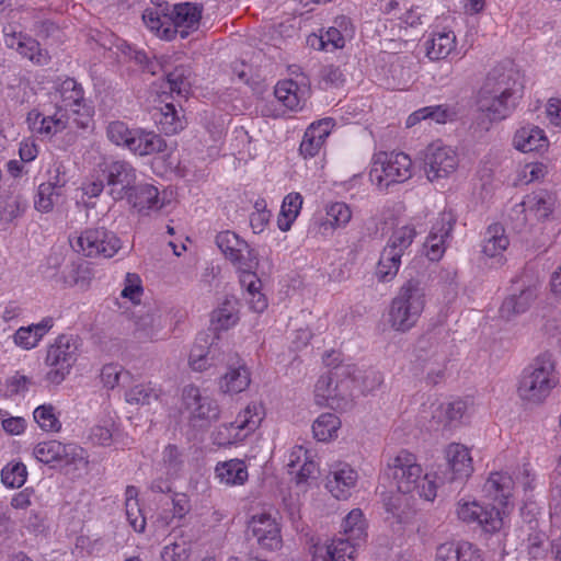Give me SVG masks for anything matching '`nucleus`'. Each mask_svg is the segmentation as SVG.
Listing matches in <instances>:
<instances>
[{"label": "nucleus", "instance_id": "1", "mask_svg": "<svg viewBox=\"0 0 561 561\" xmlns=\"http://www.w3.org/2000/svg\"><path fill=\"white\" fill-rule=\"evenodd\" d=\"M224 363L227 371L219 379V389L222 393H240L250 385V371L238 354L225 353L218 343L211 342L207 351L194 346L190 354V365L193 370L203 371L207 366Z\"/></svg>", "mask_w": 561, "mask_h": 561}, {"label": "nucleus", "instance_id": "2", "mask_svg": "<svg viewBox=\"0 0 561 561\" xmlns=\"http://www.w3.org/2000/svg\"><path fill=\"white\" fill-rule=\"evenodd\" d=\"M383 480H391V486L400 493H415L426 501H433L436 496V481L428 474L422 478V468L416 463L413 454L401 450L389 463L382 476Z\"/></svg>", "mask_w": 561, "mask_h": 561}, {"label": "nucleus", "instance_id": "3", "mask_svg": "<svg viewBox=\"0 0 561 561\" xmlns=\"http://www.w3.org/2000/svg\"><path fill=\"white\" fill-rule=\"evenodd\" d=\"M359 370L354 365H336L328 375L321 376L314 387V398L319 405L334 410L352 407L354 388Z\"/></svg>", "mask_w": 561, "mask_h": 561}, {"label": "nucleus", "instance_id": "4", "mask_svg": "<svg viewBox=\"0 0 561 561\" xmlns=\"http://www.w3.org/2000/svg\"><path fill=\"white\" fill-rule=\"evenodd\" d=\"M425 306V286L419 278L408 279L392 299L389 323L392 329L407 332L413 328Z\"/></svg>", "mask_w": 561, "mask_h": 561}, {"label": "nucleus", "instance_id": "5", "mask_svg": "<svg viewBox=\"0 0 561 561\" xmlns=\"http://www.w3.org/2000/svg\"><path fill=\"white\" fill-rule=\"evenodd\" d=\"M556 363L552 354L546 352L538 355L527 366L519 380L518 394L523 400L540 403L557 386Z\"/></svg>", "mask_w": 561, "mask_h": 561}, {"label": "nucleus", "instance_id": "6", "mask_svg": "<svg viewBox=\"0 0 561 561\" xmlns=\"http://www.w3.org/2000/svg\"><path fill=\"white\" fill-rule=\"evenodd\" d=\"M107 137L113 144L124 146L140 157L163 152L167 149V142L160 135L142 128H129L118 121L110 123Z\"/></svg>", "mask_w": 561, "mask_h": 561}, {"label": "nucleus", "instance_id": "7", "mask_svg": "<svg viewBox=\"0 0 561 561\" xmlns=\"http://www.w3.org/2000/svg\"><path fill=\"white\" fill-rule=\"evenodd\" d=\"M519 100L480 88L476 96L478 115L473 126L480 131H488L494 122L507 118L515 111Z\"/></svg>", "mask_w": 561, "mask_h": 561}, {"label": "nucleus", "instance_id": "8", "mask_svg": "<svg viewBox=\"0 0 561 561\" xmlns=\"http://www.w3.org/2000/svg\"><path fill=\"white\" fill-rule=\"evenodd\" d=\"M51 98L55 106L68 111L72 115V123L78 128H88L92 121L93 108L84 99L82 85L73 78H66L54 87Z\"/></svg>", "mask_w": 561, "mask_h": 561}, {"label": "nucleus", "instance_id": "9", "mask_svg": "<svg viewBox=\"0 0 561 561\" xmlns=\"http://www.w3.org/2000/svg\"><path fill=\"white\" fill-rule=\"evenodd\" d=\"M33 454L38 461L54 469L78 470L88 465L84 449L73 443L64 444L56 439L42 442L34 447Z\"/></svg>", "mask_w": 561, "mask_h": 561}, {"label": "nucleus", "instance_id": "10", "mask_svg": "<svg viewBox=\"0 0 561 561\" xmlns=\"http://www.w3.org/2000/svg\"><path fill=\"white\" fill-rule=\"evenodd\" d=\"M412 161L404 152H379L375 154L369 176L379 187H389L393 183L409 180Z\"/></svg>", "mask_w": 561, "mask_h": 561}, {"label": "nucleus", "instance_id": "11", "mask_svg": "<svg viewBox=\"0 0 561 561\" xmlns=\"http://www.w3.org/2000/svg\"><path fill=\"white\" fill-rule=\"evenodd\" d=\"M182 408L188 414L190 424L198 428L208 427L220 415L216 400L203 396L201 390L193 385H187L182 390Z\"/></svg>", "mask_w": 561, "mask_h": 561}, {"label": "nucleus", "instance_id": "12", "mask_svg": "<svg viewBox=\"0 0 561 561\" xmlns=\"http://www.w3.org/2000/svg\"><path fill=\"white\" fill-rule=\"evenodd\" d=\"M472 458L467 447L450 444L445 450V462L438 466L435 479L440 483L462 484L472 473Z\"/></svg>", "mask_w": 561, "mask_h": 561}, {"label": "nucleus", "instance_id": "13", "mask_svg": "<svg viewBox=\"0 0 561 561\" xmlns=\"http://www.w3.org/2000/svg\"><path fill=\"white\" fill-rule=\"evenodd\" d=\"M77 344L71 336L60 335L46 355V364L50 366L47 380L60 383L69 374L71 366L77 360Z\"/></svg>", "mask_w": 561, "mask_h": 561}, {"label": "nucleus", "instance_id": "14", "mask_svg": "<svg viewBox=\"0 0 561 561\" xmlns=\"http://www.w3.org/2000/svg\"><path fill=\"white\" fill-rule=\"evenodd\" d=\"M539 290L538 280L527 275L514 282L513 293L505 298L501 308L502 319L511 320L513 317L524 313L536 300Z\"/></svg>", "mask_w": 561, "mask_h": 561}, {"label": "nucleus", "instance_id": "15", "mask_svg": "<svg viewBox=\"0 0 561 561\" xmlns=\"http://www.w3.org/2000/svg\"><path fill=\"white\" fill-rule=\"evenodd\" d=\"M77 245L90 257H112L122 247L115 233L104 227L85 229L77 239Z\"/></svg>", "mask_w": 561, "mask_h": 561}, {"label": "nucleus", "instance_id": "16", "mask_svg": "<svg viewBox=\"0 0 561 561\" xmlns=\"http://www.w3.org/2000/svg\"><path fill=\"white\" fill-rule=\"evenodd\" d=\"M481 88L522 99L524 92L523 76L513 64H500L488 72Z\"/></svg>", "mask_w": 561, "mask_h": 561}, {"label": "nucleus", "instance_id": "17", "mask_svg": "<svg viewBox=\"0 0 561 561\" xmlns=\"http://www.w3.org/2000/svg\"><path fill=\"white\" fill-rule=\"evenodd\" d=\"M247 536L255 539L261 549L275 551L282 547L280 527L267 513L253 515L248 523Z\"/></svg>", "mask_w": 561, "mask_h": 561}, {"label": "nucleus", "instance_id": "18", "mask_svg": "<svg viewBox=\"0 0 561 561\" xmlns=\"http://www.w3.org/2000/svg\"><path fill=\"white\" fill-rule=\"evenodd\" d=\"M202 5L192 2L174 4L169 14L174 30L165 27L162 31V36L171 39L173 34L180 33L182 38L187 37L192 31L197 30L202 19Z\"/></svg>", "mask_w": 561, "mask_h": 561}, {"label": "nucleus", "instance_id": "19", "mask_svg": "<svg viewBox=\"0 0 561 561\" xmlns=\"http://www.w3.org/2000/svg\"><path fill=\"white\" fill-rule=\"evenodd\" d=\"M457 165L458 158L451 148L439 145H431L426 148L424 169L431 182L448 176Z\"/></svg>", "mask_w": 561, "mask_h": 561}, {"label": "nucleus", "instance_id": "20", "mask_svg": "<svg viewBox=\"0 0 561 561\" xmlns=\"http://www.w3.org/2000/svg\"><path fill=\"white\" fill-rule=\"evenodd\" d=\"M106 183L110 194L115 201L125 199L126 194L136 185V169L125 160H116L106 164Z\"/></svg>", "mask_w": 561, "mask_h": 561}, {"label": "nucleus", "instance_id": "21", "mask_svg": "<svg viewBox=\"0 0 561 561\" xmlns=\"http://www.w3.org/2000/svg\"><path fill=\"white\" fill-rule=\"evenodd\" d=\"M457 515L465 523L482 527L485 533H494L502 527V518L495 506L488 508L477 502H465L458 505Z\"/></svg>", "mask_w": 561, "mask_h": 561}, {"label": "nucleus", "instance_id": "22", "mask_svg": "<svg viewBox=\"0 0 561 561\" xmlns=\"http://www.w3.org/2000/svg\"><path fill=\"white\" fill-rule=\"evenodd\" d=\"M455 217L450 213L440 214L438 220L431 229L424 243L425 254L430 261H438L445 252V240L454 229Z\"/></svg>", "mask_w": 561, "mask_h": 561}, {"label": "nucleus", "instance_id": "23", "mask_svg": "<svg viewBox=\"0 0 561 561\" xmlns=\"http://www.w3.org/2000/svg\"><path fill=\"white\" fill-rule=\"evenodd\" d=\"M355 539L341 537L330 543L313 546V561H354Z\"/></svg>", "mask_w": 561, "mask_h": 561}, {"label": "nucleus", "instance_id": "24", "mask_svg": "<svg viewBox=\"0 0 561 561\" xmlns=\"http://www.w3.org/2000/svg\"><path fill=\"white\" fill-rule=\"evenodd\" d=\"M356 480V471L347 463H340L327 477L325 488L337 500H345L350 495V490L355 486Z\"/></svg>", "mask_w": 561, "mask_h": 561}, {"label": "nucleus", "instance_id": "25", "mask_svg": "<svg viewBox=\"0 0 561 561\" xmlns=\"http://www.w3.org/2000/svg\"><path fill=\"white\" fill-rule=\"evenodd\" d=\"M435 561H483V558L471 542L449 541L437 547Z\"/></svg>", "mask_w": 561, "mask_h": 561}, {"label": "nucleus", "instance_id": "26", "mask_svg": "<svg viewBox=\"0 0 561 561\" xmlns=\"http://www.w3.org/2000/svg\"><path fill=\"white\" fill-rule=\"evenodd\" d=\"M553 205L554 201L549 192L538 191L527 195L522 203L515 205L512 211L516 215L530 211L534 213L538 219H546L551 214Z\"/></svg>", "mask_w": 561, "mask_h": 561}, {"label": "nucleus", "instance_id": "27", "mask_svg": "<svg viewBox=\"0 0 561 561\" xmlns=\"http://www.w3.org/2000/svg\"><path fill=\"white\" fill-rule=\"evenodd\" d=\"M127 202L139 211L159 209L162 204L159 201V191L149 183H139L126 194Z\"/></svg>", "mask_w": 561, "mask_h": 561}, {"label": "nucleus", "instance_id": "28", "mask_svg": "<svg viewBox=\"0 0 561 561\" xmlns=\"http://www.w3.org/2000/svg\"><path fill=\"white\" fill-rule=\"evenodd\" d=\"M514 147L523 152L540 151L548 146L543 130L537 126H524L514 135Z\"/></svg>", "mask_w": 561, "mask_h": 561}, {"label": "nucleus", "instance_id": "29", "mask_svg": "<svg viewBox=\"0 0 561 561\" xmlns=\"http://www.w3.org/2000/svg\"><path fill=\"white\" fill-rule=\"evenodd\" d=\"M426 56L431 60L445 59L456 47V35L453 31L437 32L425 43Z\"/></svg>", "mask_w": 561, "mask_h": 561}, {"label": "nucleus", "instance_id": "30", "mask_svg": "<svg viewBox=\"0 0 561 561\" xmlns=\"http://www.w3.org/2000/svg\"><path fill=\"white\" fill-rule=\"evenodd\" d=\"M456 112L448 105L425 106L413 112L407 119V126L412 127L424 119H431L437 124L453 121Z\"/></svg>", "mask_w": 561, "mask_h": 561}, {"label": "nucleus", "instance_id": "31", "mask_svg": "<svg viewBox=\"0 0 561 561\" xmlns=\"http://www.w3.org/2000/svg\"><path fill=\"white\" fill-rule=\"evenodd\" d=\"M216 476L227 485H241L248 480V470L242 460L231 459L217 465Z\"/></svg>", "mask_w": 561, "mask_h": 561}, {"label": "nucleus", "instance_id": "32", "mask_svg": "<svg viewBox=\"0 0 561 561\" xmlns=\"http://www.w3.org/2000/svg\"><path fill=\"white\" fill-rule=\"evenodd\" d=\"M512 488V478L502 472L491 473L490 478L484 484V490L489 493V495L493 496V500L503 506L507 504Z\"/></svg>", "mask_w": 561, "mask_h": 561}, {"label": "nucleus", "instance_id": "33", "mask_svg": "<svg viewBox=\"0 0 561 561\" xmlns=\"http://www.w3.org/2000/svg\"><path fill=\"white\" fill-rule=\"evenodd\" d=\"M302 206V196L299 193H289L285 196L278 216V228L282 231H288L297 218Z\"/></svg>", "mask_w": 561, "mask_h": 561}, {"label": "nucleus", "instance_id": "34", "mask_svg": "<svg viewBox=\"0 0 561 561\" xmlns=\"http://www.w3.org/2000/svg\"><path fill=\"white\" fill-rule=\"evenodd\" d=\"M400 264L401 257L398 252L393 253V250L385 247L376 266V277L380 282H390L398 274Z\"/></svg>", "mask_w": 561, "mask_h": 561}, {"label": "nucleus", "instance_id": "35", "mask_svg": "<svg viewBox=\"0 0 561 561\" xmlns=\"http://www.w3.org/2000/svg\"><path fill=\"white\" fill-rule=\"evenodd\" d=\"M192 69L190 66L180 65L167 72V82L172 93L186 98L191 90Z\"/></svg>", "mask_w": 561, "mask_h": 561}, {"label": "nucleus", "instance_id": "36", "mask_svg": "<svg viewBox=\"0 0 561 561\" xmlns=\"http://www.w3.org/2000/svg\"><path fill=\"white\" fill-rule=\"evenodd\" d=\"M410 493H400L396 488H392L389 491H382V502L386 511L396 517L399 522L402 520L403 515L405 514V510L409 506V495Z\"/></svg>", "mask_w": 561, "mask_h": 561}, {"label": "nucleus", "instance_id": "37", "mask_svg": "<svg viewBox=\"0 0 561 561\" xmlns=\"http://www.w3.org/2000/svg\"><path fill=\"white\" fill-rule=\"evenodd\" d=\"M503 232L504 229L499 224L489 227L482 248V251L485 255L493 257L507 248L508 239L506 236H504Z\"/></svg>", "mask_w": 561, "mask_h": 561}, {"label": "nucleus", "instance_id": "38", "mask_svg": "<svg viewBox=\"0 0 561 561\" xmlns=\"http://www.w3.org/2000/svg\"><path fill=\"white\" fill-rule=\"evenodd\" d=\"M341 422L333 413L321 414L312 424L313 436L319 442H327L335 436Z\"/></svg>", "mask_w": 561, "mask_h": 561}, {"label": "nucleus", "instance_id": "39", "mask_svg": "<svg viewBox=\"0 0 561 561\" xmlns=\"http://www.w3.org/2000/svg\"><path fill=\"white\" fill-rule=\"evenodd\" d=\"M417 359L423 362V368L426 371V381L431 385H436L445 373L446 356L438 352H433L430 357L417 355Z\"/></svg>", "mask_w": 561, "mask_h": 561}, {"label": "nucleus", "instance_id": "40", "mask_svg": "<svg viewBox=\"0 0 561 561\" xmlns=\"http://www.w3.org/2000/svg\"><path fill=\"white\" fill-rule=\"evenodd\" d=\"M125 397L130 404L151 405L159 401L160 391L151 385H136L126 392Z\"/></svg>", "mask_w": 561, "mask_h": 561}, {"label": "nucleus", "instance_id": "41", "mask_svg": "<svg viewBox=\"0 0 561 561\" xmlns=\"http://www.w3.org/2000/svg\"><path fill=\"white\" fill-rule=\"evenodd\" d=\"M467 411V402L463 400H456L446 405L439 404L436 407L433 419H437V423L450 424L455 421L462 419Z\"/></svg>", "mask_w": 561, "mask_h": 561}, {"label": "nucleus", "instance_id": "42", "mask_svg": "<svg viewBox=\"0 0 561 561\" xmlns=\"http://www.w3.org/2000/svg\"><path fill=\"white\" fill-rule=\"evenodd\" d=\"M216 244L228 260H230V256L236 255L237 252L247 250V242L230 230L219 232L216 236Z\"/></svg>", "mask_w": 561, "mask_h": 561}, {"label": "nucleus", "instance_id": "43", "mask_svg": "<svg viewBox=\"0 0 561 561\" xmlns=\"http://www.w3.org/2000/svg\"><path fill=\"white\" fill-rule=\"evenodd\" d=\"M297 92V82L294 80H284L276 84L274 94L286 107L297 110L300 105V99Z\"/></svg>", "mask_w": 561, "mask_h": 561}, {"label": "nucleus", "instance_id": "44", "mask_svg": "<svg viewBox=\"0 0 561 561\" xmlns=\"http://www.w3.org/2000/svg\"><path fill=\"white\" fill-rule=\"evenodd\" d=\"M238 320L233 305L226 300L218 309L211 313V327L215 331L228 330Z\"/></svg>", "mask_w": 561, "mask_h": 561}, {"label": "nucleus", "instance_id": "45", "mask_svg": "<svg viewBox=\"0 0 561 561\" xmlns=\"http://www.w3.org/2000/svg\"><path fill=\"white\" fill-rule=\"evenodd\" d=\"M27 478L26 466L23 462H10L1 471V480L9 488H21Z\"/></svg>", "mask_w": 561, "mask_h": 561}, {"label": "nucleus", "instance_id": "46", "mask_svg": "<svg viewBox=\"0 0 561 561\" xmlns=\"http://www.w3.org/2000/svg\"><path fill=\"white\" fill-rule=\"evenodd\" d=\"M159 327L158 316L154 312H147L138 316L135 320L134 335L139 341L151 339L156 335Z\"/></svg>", "mask_w": 561, "mask_h": 561}, {"label": "nucleus", "instance_id": "47", "mask_svg": "<svg viewBox=\"0 0 561 561\" xmlns=\"http://www.w3.org/2000/svg\"><path fill=\"white\" fill-rule=\"evenodd\" d=\"M415 234L414 228L401 227L392 233L386 248L393 250V253L398 252L399 256L402 257L404 251L412 244Z\"/></svg>", "mask_w": 561, "mask_h": 561}, {"label": "nucleus", "instance_id": "48", "mask_svg": "<svg viewBox=\"0 0 561 561\" xmlns=\"http://www.w3.org/2000/svg\"><path fill=\"white\" fill-rule=\"evenodd\" d=\"M20 47L21 48L18 49V53L23 57L37 65H47L49 59L48 54L45 49L41 48L39 43L36 39L25 35L23 43L20 44Z\"/></svg>", "mask_w": 561, "mask_h": 561}, {"label": "nucleus", "instance_id": "49", "mask_svg": "<svg viewBox=\"0 0 561 561\" xmlns=\"http://www.w3.org/2000/svg\"><path fill=\"white\" fill-rule=\"evenodd\" d=\"M230 261L247 276H253L254 270L259 265L257 253L254 249H251L247 243V250L237 252L236 255L230 256Z\"/></svg>", "mask_w": 561, "mask_h": 561}, {"label": "nucleus", "instance_id": "50", "mask_svg": "<svg viewBox=\"0 0 561 561\" xmlns=\"http://www.w3.org/2000/svg\"><path fill=\"white\" fill-rule=\"evenodd\" d=\"M35 422L39 427L47 432H58L61 423L54 413V407L50 404H43L37 407L33 413Z\"/></svg>", "mask_w": 561, "mask_h": 561}, {"label": "nucleus", "instance_id": "51", "mask_svg": "<svg viewBox=\"0 0 561 561\" xmlns=\"http://www.w3.org/2000/svg\"><path fill=\"white\" fill-rule=\"evenodd\" d=\"M60 196V192L56 191L50 184L42 183L38 186L34 201L35 208L42 213H48L54 208L55 203Z\"/></svg>", "mask_w": 561, "mask_h": 561}, {"label": "nucleus", "instance_id": "52", "mask_svg": "<svg viewBox=\"0 0 561 561\" xmlns=\"http://www.w3.org/2000/svg\"><path fill=\"white\" fill-rule=\"evenodd\" d=\"M25 210V203L19 197H10L0 202V225H9Z\"/></svg>", "mask_w": 561, "mask_h": 561}, {"label": "nucleus", "instance_id": "53", "mask_svg": "<svg viewBox=\"0 0 561 561\" xmlns=\"http://www.w3.org/2000/svg\"><path fill=\"white\" fill-rule=\"evenodd\" d=\"M327 215L331 219V225L340 228L345 227L350 222L352 210L347 204L336 202L327 206Z\"/></svg>", "mask_w": 561, "mask_h": 561}, {"label": "nucleus", "instance_id": "54", "mask_svg": "<svg viewBox=\"0 0 561 561\" xmlns=\"http://www.w3.org/2000/svg\"><path fill=\"white\" fill-rule=\"evenodd\" d=\"M363 514L359 510H353L344 518L342 527L346 537L358 539L363 534Z\"/></svg>", "mask_w": 561, "mask_h": 561}, {"label": "nucleus", "instance_id": "55", "mask_svg": "<svg viewBox=\"0 0 561 561\" xmlns=\"http://www.w3.org/2000/svg\"><path fill=\"white\" fill-rule=\"evenodd\" d=\"M344 82V75L340 67L327 65L320 70V85L322 89L337 88Z\"/></svg>", "mask_w": 561, "mask_h": 561}, {"label": "nucleus", "instance_id": "56", "mask_svg": "<svg viewBox=\"0 0 561 561\" xmlns=\"http://www.w3.org/2000/svg\"><path fill=\"white\" fill-rule=\"evenodd\" d=\"M142 286L140 277L134 273H127L125 278V287L123 288L121 296L128 298L134 304L139 302V298L142 295Z\"/></svg>", "mask_w": 561, "mask_h": 561}, {"label": "nucleus", "instance_id": "57", "mask_svg": "<svg viewBox=\"0 0 561 561\" xmlns=\"http://www.w3.org/2000/svg\"><path fill=\"white\" fill-rule=\"evenodd\" d=\"M163 462L169 474H176L183 466V455L175 445H168L163 450Z\"/></svg>", "mask_w": 561, "mask_h": 561}, {"label": "nucleus", "instance_id": "58", "mask_svg": "<svg viewBox=\"0 0 561 561\" xmlns=\"http://www.w3.org/2000/svg\"><path fill=\"white\" fill-rule=\"evenodd\" d=\"M126 515L130 526L137 533H142L146 527V518L141 515L138 501L126 502Z\"/></svg>", "mask_w": 561, "mask_h": 561}, {"label": "nucleus", "instance_id": "59", "mask_svg": "<svg viewBox=\"0 0 561 561\" xmlns=\"http://www.w3.org/2000/svg\"><path fill=\"white\" fill-rule=\"evenodd\" d=\"M259 408L256 405L248 407L243 414H240L237 423V428H248L249 431L255 430L260 422L261 417L257 412Z\"/></svg>", "mask_w": 561, "mask_h": 561}, {"label": "nucleus", "instance_id": "60", "mask_svg": "<svg viewBox=\"0 0 561 561\" xmlns=\"http://www.w3.org/2000/svg\"><path fill=\"white\" fill-rule=\"evenodd\" d=\"M318 42L321 49H327L328 45H332L333 49L343 48L345 45L344 36L336 27H330L318 38Z\"/></svg>", "mask_w": 561, "mask_h": 561}, {"label": "nucleus", "instance_id": "61", "mask_svg": "<svg viewBox=\"0 0 561 561\" xmlns=\"http://www.w3.org/2000/svg\"><path fill=\"white\" fill-rule=\"evenodd\" d=\"M322 145L323 142L319 140V137H314L313 131H305L299 147L300 154L304 156V158H312L319 152Z\"/></svg>", "mask_w": 561, "mask_h": 561}, {"label": "nucleus", "instance_id": "62", "mask_svg": "<svg viewBox=\"0 0 561 561\" xmlns=\"http://www.w3.org/2000/svg\"><path fill=\"white\" fill-rule=\"evenodd\" d=\"M55 107H56V112L53 115H48L49 121H47V123H51L53 131L56 135L57 133L62 131L70 124H73V123H72V115L70 112L65 111L62 108H58V106H55Z\"/></svg>", "mask_w": 561, "mask_h": 561}, {"label": "nucleus", "instance_id": "63", "mask_svg": "<svg viewBox=\"0 0 561 561\" xmlns=\"http://www.w3.org/2000/svg\"><path fill=\"white\" fill-rule=\"evenodd\" d=\"M14 343L25 350L33 348L37 345V337H34L32 328L21 327L14 333Z\"/></svg>", "mask_w": 561, "mask_h": 561}, {"label": "nucleus", "instance_id": "64", "mask_svg": "<svg viewBox=\"0 0 561 561\" xmlns=\"http://www.w3.org/2000/svg\"><path fill=\"white\" fill-rule=\"evenodd\" d=\"M161 558L163 561H186L188 553L183 546L174 543L163 548Z\"/></svg>", "mask_w": 561, "mask_h": 561}]
</instances>
